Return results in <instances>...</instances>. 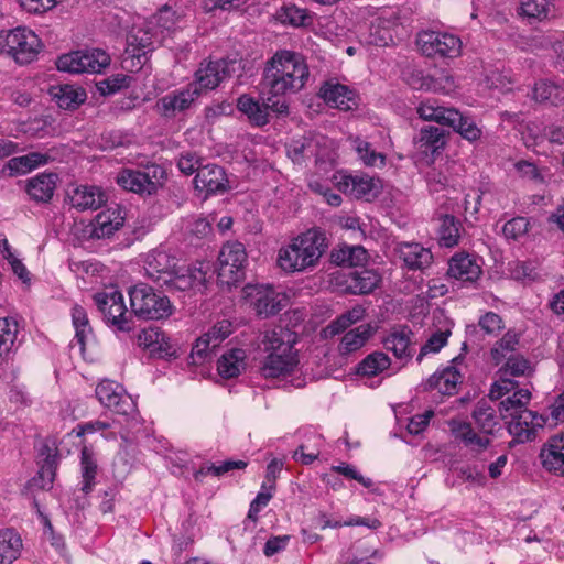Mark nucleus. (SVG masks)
I'll return each instance as SVG.
<instances>
[{
    "instance_id": "c756f323",
    "label": "nucleus",
    "mask_w": 564,
    "mask_h": 564,
    "mask_svg": "<svg viewBox=\"0 0 564 564\" xmlns=\"http://www.w3.org/2000/svg\"><path fill=\"white\" fill-rule=\"evenodd\" d=\"M419 117L426 121H435L442 126H448L459 119L458 110L440 106L435 99H426L420 102L416 108Z\"/></svg>"
},
{
    "instance_id": "09e8293b",
    "label": "nucleus",
    "mask_w": 564,
    "mask_h": 564,
    "mask_svg": "<svg viewBox=\"0 0 564 564\" xmlns=\"http://www.w3.org/2000/svg\"><path fill=\"white\" fill-rule=\"evenodd\" d=\"M391 365V360L384 352L375 351L368 355L358 365V373L361 376L373 377L387 370Z\"/></svg>"
},
{
    "instance_id": "473e14b6",
    "label": "nucleus",
    "mask_w": 564,
    "mask_h": 564,
    "mask_svg": "<svg viewBox=\"0 0 564 564\" xmlns=\"http://www.w3.org/2000/svg\"><path fill=\"white\" fill-rule=\"evenodd\" d=\"M122 225V217L116 209H106L96 215L90 230V237L101 239L111 236Z\"/></svg>"
},
{
    "instance_id": "774afa93",
    "label": "nucleus",
    "mask_w": 564,
    "mask_h": 564,
    "mask_svg": "<svg viewBox=\"0 0 564 564\" xmlns=\"http://www.w3.org/2000/svg\"><path fill=\"white\" fill-rule=\"evenodd\" d=\"M231 323L229 321H220L215 324L206 334L213 340V347H218L220 343L231 334Z\"/></svg>"
},
{
    "instance_id": "ddd939ff",
    "label": "nucleus",
    "mask_w": 564,
    "mask_h": 564,
    "mask_svg": "<svg viewBox=\"0 0 564 564\" xmlns=\"http://www.w3.org/2000/svg\"><path fill=\"white\" fill-rule=\"evenodd\" d=\"M96 397L99 402L122 415L137 413V403L131 395L126 393L123 388L115 381L104 380L96 388Z\"/></svg>"
},
{
    "instance_id": "3c124183",
    "label": "nucleus",
    "mask_w": 564,
    "mask_h": 564,
    "mask_svg": "<svg viewBox=\"0 0 564 564\" xmlns=\"http://www.w3.org/2000/svg\"><path fill=\"white\" fill-rule=\"evenodd\" d=\"M518 346L519 335L511 330L507 332L491 349V357L494 361L498 365L507 358L512 357Z\"/></svg>"
},
{
    "instance_id": "9d476101",
    "label": "nucleus",
    "mask_w": 564,
    "mask_h": 564,
    "mask_svg": "<svg viewBox=\"0 0 564 564\" xmlns=\"http://www.w3.org/2000/svg\"><path fill=\"white\" fill-rule=\"evenodd\" d=\"M94 301L108 324L120 332L133 329L132 313H128L120 292L111 290L110 292L96 293Z\"/></svg>"
},
{
    "instance_id": "1a4fd4ad",
    "label": "nucleus",
    "mask_w": 564,
    "mask_h": 564,
    "mask_svg": "<svg viewBox=\"0 0 564 564\" xmlns=\"http://www.w3.org/2000/svg\"><path fill=\"white\" fill-rule=\"evenodd\" d=\"M110 63L109 55L101 50L76 51L58 57V70L72 74L101 73Z\"/></svg>"
},
{
    "instance_id": "864d4df0",
    "label": "nucleus",
    "mask_w": 564,
    "mask_h": 564,
    "mask_svg": "<svg viewBox=\"0 0 564 564\" xmlns=\"http://www.w3.org/2000/svg\"><path fill=\"white\" fill-rule=\"evenodd\" d=\"M18 336V322L12 317L0 318V356L13 347Z\"/></svg>"
},
{
    "instance_id": "338daca9",
    "label": "nucleus",
    "mask_w": 564,
    "mask_h": 564,
    "mask_svg": "<svg viewBox=\"0 0 564 564\" xmlns=\"http://www.w3.org/2000/svg\"><path fill=\"white\" fill-rule=\"evenodd\" d=\"M478 325L486 334L496 335L503 328V321L498 314L487 312L479 318Z\"/></svg>"
},
{
    "instance_id": "e2e57ef3",
    "label": "nucleus",
    "mask_w": 564,
    "mask_h": 564,
    "mask_svg": "<svg viewBox=\"0 0 564 564\" xmlns=\"http://www.w3.org/2000/svg\"><path fill=\"white\" fill-rule=\"evenodd\" d=\"M118 184L126 191L141 193V173L132 170H124L117 178Z\"/></svg>"
},
{
    "instance_id": "aec40b11",
    "label": "nucleus",
    "mask_w": 564,
    "mask_h": 564,
    "mask_svg": "<svg viewBox=\"0 0 564 564\" xmlns=\"http://www.w3.org/2000/svg\"><path fill=\"white\" fill-rule=\"evenodd\" d=\"M382 344L403 364L413 357V333L409 327L394 328L383 338Z\"/></svg>"
},
{
    "instance_id": "a18cd8bd",
    "label": "nucleus",
    "mask_w": 564,
    "mask_h": 564,
    "mask_svg": "<svg viewBox=\"0 0 564 564\" xmlns=\"http://www.w3.org/2000/svg\"><path fill=\"white\" fill-rule=\"evenodd\" d=\"M318 142L310 138H300L292 140L288 144V155L294 163H302L303 161L316 156V148Z\"/></svg>"
},
{
    "instance_id": "f704fd0d",
    "label": "nucleus",
    "mask_w": 564,
    "mask_h": 564,
    "mask_svg": "<svg viewBox=\"0 0 564 564\" xmlns=\"http://www.w3.org/2000/svg\"><path fill=\"white\" fill-rule=\"evenodd\" d=\"M23 549L20 534L13 529L0 530V557L6 564L15 562Z\"/></svg>"
},
{
    "instance_id": "0e129e2a",
    "label": "nucleus",
    "mask_w": 564,
    "mask_h": 564,
    "mask_svg": "<svg viewBox=\"0 0 564 564\" xmlns=\"http://www.w3.org/2000/svg\"><path fill=\"white\" fill-rule=\"evenodd\" d=\"M332 469L348 479L358 481L365 488H371L373 486V481L368 477H364L352 465L343 463L338 466H333Z\"/></svg>"
},
{
    "instance_id": "58836bf2",
    "label": "nucleus",
    "mask_w": 564,
    "mask_h": 564,
    "mask_svg": "<svg viewBox=\"0 0 564 564\" xmlns=\"http://www.w3.org/2000/svg\"><path fill=\"white\" fill-rule=\"evenodd\" d=\"M351 144L359 160L367 166L383 167L386 164V155L376 151L372 144L359 137L351 139Z\"/></svg>"
},
{
    "instance_id": "de8ad7c7",
    "label": "nucleus",
    "mask_w": 564,
    "mask_h": 564,
    "mask_svg": "<svg viewBox=\"0 0 564 564\" xmlns=\"http://www.w3.org/2000/svg\"><path fill=\"white\" fill-rule=\"evenodd\" d=\"M553 9V0H521L520 3V14L536 21L547 19Z\"/></svg>"
},
{
    "instance_id": "2f4dec72",
    "label": "nucleus",
    "mask_w": 564,
    "mask_h": 564,
    "mask_svg": "<svg viewBox=\"0 0 564 564\" xmlns=\"http://www.w3.org/2000/svg\"><path fill=\"white\" fill-rule=\"evenodd\" d=\"M460 379V372L455 367L448 366L432 375L426 382V388L437 390L444 395H452L456 393Z\"/></svg>"
},
{
    "instance_id": "9b49d317",
    "label": "nucleus",
    "mask_w": 564,
    "mask_h": 564,
    "mask_svg": "<svg viewBox=\"0 0 564 564\" xmlns=\"http://www.w3.org/2000/svg\"><path fill=\"white\" fill-rule=\"evenodd\" d=\"M243 294L259 316L275 315L285 306L286 297L269 285L248 284Z\"/></svg>"
},
{
    "instance_id": "39448f33",
    "label": "nucleus",
    "mask_w": 564,
    "mask_h": 564,
    "mask_svg": "<svg viewBox=\"0 0 564 564\" xmlns=\"http://www.w3.org/2000/svg\"><path fill=\"white\" fill-rule=\"evenodd\" d=\"M40 39L26 28H15L0 32V54L11 56L23 65L35 59L40 50Z\"/></svg>"
},
{
    "instance_id": "f8f14e48",
    "label": "nucleus",
    "mask_w": 564,
    "mask_h": 564,
    "mask_svg": "<svg viewBox=\"0 0 564 564\" xmlns=\"http://www.w3.org/2000/svg\"><path fill=\"white\" fill-rule=\"evenodd\" d=\"M210 271L209 263L199 262L187 267H175L172 274L163 284L177 291L203 292L206 289L207 275Z\"/></svg>"
},
{
    "instance_id": "2eb2a0df",
    "label": "nucleus",
    "mask_w": 564,
    "mask_h": 564,
    "mask_svg": "<svg viewBox=\"0 0 564 564\" xmlns=\"http://www.w3.org/2000/svg\"><path fill=\"white\" fill-rule=\"evenodd\" d=\"M228 183L225 170L214 163L197 167L194 177L195 189L205 193V196L226 192Z\"/></svg>"
},
{
    "instance_id": "8fccbe9b",
    "label": "nucleus",
    "mask_w": 564,
    "mask_h": 564,
    "mask_svg": "<svg viewBox=\"0 0 564 564\" xmlns=\"http://www.w3.org/2000/svg\"><path fill=\"white\" fill-rule=\"evenodd\" d=\"M72 321L75 328V339L85 349V344L89 335H91V326L87 316V312L79 305H74L72 308Z\"/></svg>"
},
{
    "instance_id": "cd10ccee",
    "label": "nucleus",
    "mask_w": 564,
    "mask_h": 564,
    "mask_svg": "<svg viewBox=\"0 0 564 564\" xmlns=\"http://www.w3.org/2000/svg\"><path fill=\"white\" fill-rule=\"evenodd\" d=\"M58 175L55 173H40L26 183V193L30 198L37 203H48L56 188Z\"/></svg>"
},
{
    "instance_id": "4c0bfd02",
    "label": "nucleus",
    "mask_w": 564,
    "mask_h": 564,
    "mask_svg": "<svg viewBox=\"0 0 564 564\" xmlns=\"http://www.w3.org/2000/svg\"><path fill=\"white\" fill-rule=\"evenodd\" d=\"M199 89L197 85L189 84L186 89L178 91L177 94H171L162 98V108L165 111H182L187 109L192 102L198 97Z\"/></svg>"
},
{
    "instance_id": "6e6d98bb",
    "label": "nucleus",
    "mask_w": 564,
    "mask_h": 564,
    "mask_svg": "<svg viewBox=\"0 0 564 564\" xmlns=\"http://www.w3.org/2000/svg\"><path fill=\"white\" fill-rule=\"evenodd\" d=\"M459 119H455L454 122L448 123L447 127H451L459 133L464 139L473 142L481 137V130L477 127L476 122L467 116L462 115L458 111Z\"/></svg>"
},
{
    "instance_id": "49530a36",
    "label": "nucleus",
    "mask_w": 564,
    "mask_h": 564,
    "mask_svg": "<svg viewBox=\"0 0 564 564\" xmlns=\"http://www.w3.org/2000/svg\"><path fill=\"white\" fill-rule=\"evenodd\" d=\"M441 224L438 229L440 245L446 248L456 246L460 238V224L454 217L444 215L441 217Z\"/></svg>"
},
{
    "instance_id": "f257e3e1",
    "label": "nucleus",
    "mask_w": 564,
    "mask_h": 564,
    "mask_svg": "<svg viewBox=\"0 0 564 564\" xmlns=\"http://www.w3.org/2000/svg\"><path fill=\"white\" fill-rule=\"evenodd\" d=\"M310 77L305 58L292 51H278L267 63L262 78V90L267 105L278 115H288V94L300 91Z\"/></svg>"
},
{
    "instance_id": "b1692460",
    "label": "nucleus",
    "mask_w": 564,
    "mask_h": 564,
    "mask_svg": "<svg viewBox=\"0 0 564 564\" xmlns=\"http://www.w3.org/2000/svg\"><path fill=\"white\" fill-rule=\"evenodd\" d=\"M69 204L79 210L97 209L106 200V194L97 186L79 185L67 192Z\"/></svg>"
},
{
    "instance_id": "423d86ee",
    "label": "nucleus",
    "mask_w": 564,
    "mask_h": 564,
    "mask_svg": "<svg viewBox=\"0 0 564 564\" xmlns=\"http://www.w3.org/2000/svg\"><path fill=\"white\" fill-rule=\"evenodd\" d=\"M420 52L433 59H454L460 56L463 42L456 34L434 30L421 31L416 36Z\"/></svg>"
},
{
    "instance_id": "e433bc0d",
    "label": "nucleus",
    "mask_w": 564,
    "mask_h": 564,
    "mask_svg": "<svg viewBox=\"0 0 564 564\" xmlns=\"http://www.w3.org/2000/svg\"><path fill=\"white\" fill-rule=\"evenodd\" d=\"M247 465L248 463L242 459H228L219 462L218 464L204 463L197 470L194 471L193 476L197 482H203L204 478L208 475L220 477L231 470L243 469L247 467Z\"/></svg>"
},
{
    "instance_id": "13d9d810",
    "label": "nucleus",
    "mask_w": 564,
    "mask_h": 564,
    "mask_svg": "<svg viewBox=\"0 0 564 564\" xmlns=\"http://www.w3.org/2000/svg\"><path fill=\"white\" fill-rule=\"evenodd\" d=\"M216 347H213V340L206 333L203 334L192 348L189 359L193 365H203L210 356V352Z\"/></svg>"
},
{
    "instance_id": "5701e85b",
    "label": "nucleus",
    "mask_w": 564,
    "mask_h": 564,
    "mask_svg": "<svg viewBox=\"0 0 564 564\" xmlns=\"http://www.w3.org/2000/svg\"><path fill=\"white\" fill-rule=\"evenodd\" d=\"M48 94L53 101L64 110H75L87 99L86 90L77 85L59 84L51 86Z\"/></svg>"
},
{
    "instance_id": "7ed1b4c3",
    "label": "nucleus",
    "mask_w": 564,
    "mask_h": 564,
    "mask_svg": "<svg viewBox=\"0 0 564 564\" xmlns=\"http://www.w3.org/2000/svg\"><path fill=\"white\" fill-rule=\"evenodd\" d=\"M471 416L477 429L484 435L478 434L470 423L459 420H449L448 426L456 440L462 441L466 447L480 452L491 444L489 436H494L501 431L502 425L496 414L495 408L487 400L477 402Z\"/></svg>"
},
{
    "instance_id": "f03ea898",
    "label": "nucleus",
    "mask_w": 564,
    "mask_h": 564,
    "mask_svg": "<svg viewBox=\"0 0 564 564\" xmlns=\"http://www.w3.org/2000/svg\"><path fill=\"white\" fill-rule=\"evenodd\" d=\"M295 344V333L286 328L267 330L261 339L265 354L260 367L262 377L275 379L291 376L300 364Z\"/></svg>"
},
{
    "instance_id": "bb28decb",
    "label": "nucleus",
    "mask_w": 564,
    "mask_h": 564,
    "mask_svg": "<svg viewBox=\"0 0 564 564\" xmlns=\"http://www.w3.org/2000/svg\"><path fill=\"white\" fill-rule=\"evenodd\" d=\"M143 350L152 358H166L176 354V348L159 327L143 328Z\"/></svg>"
},
{
    "instance_id": "37998d69",
    "label": "nucleus",
    "mask_w": 564,
    "mask_h": 564,
    "mask_svg": "<svg viewBox=\"0 0 564 564\" xmlns=\"http://www.w3.org/2000/svg\"><path fill=\"white\" fill-rule=\"evenodd\" d=\"M365 313L366 310L360 305H356L351 310L346 311L326 326L324 329L326 336H335L346 330L352 324L361 321L365 316Z\"/></svg>"
},
{
    "instance_id": "dca6fc26",
    "label": "nucleus",
    "mask_w": 564,
    "mask_h": 564,
    "mask_svg": "<svg viewBox=\"0 0 564 564\" xmlns=\"http://www.w3.org/2000/svg\"><path fill=\"white\" fill-rule=\"evenodd\" d=\"M232 62L225 59L210 61L202 63L195 73V82L192 85H197L199 94L203 90H210L218 87V85L228 76H230V65Z\"/></svg>"
},
{
    "instance_id": "a878e982",
    "label": "nucleus",
    "mask_w": 564,
    "mask_h": 564,
    "mask_svg": "<svg viewBox=\"0 0 564 564\" xmlns=\"http://www.w3.org/2000/svg\"><path fill=\"white\" fill-rule=\"evenodd\" d=\"M399 258L411 270H423L431 265L433 256L430 249L416 242H401L397 247Z\"/></svg>"
},
{
    "instance_id": "bf43d9fd",
    "label": "nucleus",
    "mask_w": 564,
    "mask_h": 564,
    "mask_svg": "<svg viewBox=\"0 0 564 564\" xmlns=\"http://www.w3.org/2000/svg\"><path fill=\"white\" fill-rule=\"evenodd\" d=\"M170 13L169 10H162L159 14L154 15L151 21L148 22V29L144 31L145 34L151 33L155 42L161 43L163 40L164 31H169L173 24L166 15Z\"/></svg>"
},
{
    "instance_id": "7c9ffc66",
    "label": "nucleus",
    "mask_w": 564,
    "mask_h": 564,
    "mask_svg": "<svg viewBox=\"0 0 564 564\" xmlns=\"http://www.w3.org/2000/svg\"><path fill=\"white\" fill-rule=\"evenodd\" d=\"M267 96L262 94L263 104H259L253 97L249 95H242L237 100V108L256 126L262 127L269 121V109L271 107L267 105Z\"/></svg>"
},
{
    "instance_id": "4468645a",
    "label": "nucleus",
    "mask_w": 564,
    "mask_h": 564,
    "mask_svg": "<svg viewBox=\"0 0 564 564\" xmlns=\"http://www.w3.org/2000/svg\"><path fill=\"white\" fill-rule=\"evenodd\" d=\"M176 261L175 256L161 246L148 252L143 261V270H145L148 278L163 284L166 279L169 280L173 269H175Z\"/></svg>"
},
{
    "instance_id": "6e6552de",
    "label": "nucleus",
    "mask_w": 564,
    "mask_h": 564,
    "mask_svg": "<svg viewBox=\"0 0 564 564\" xmlns=\"http://www.w3.org/2000/svg\"><path fill=\"white\" fill-rule=\"evenodd\" d=\"M518 383L511 379L501 378L491 386L489 398L499 400L503 395L513 391L512 395L507 397L500 402V412L502 417L511 419L519 415L523 411H529L525 406L531 400V393L528 389H517Z\"/></svg>"
},
{
    "instance_id": "412c9836",
    "label": "nucleus",
    "mask_w": 564,
    "mask_h": 564,
    "mask_svg": "<svg viewBox=\"0 0 564 564\" xmlns=\"http://www.w3.org/2000/svg\"><path fill=\"white\" fill-rule=\"evenodd\" d=\"M481 273V264L470 254L457 253L453 256L448 262L447 274L464 283L477 281Z\"/></svg>"
},
{
    "instance_id": "c03bdc74",
    "label": "nucleus",
    "mask_w": 564,
    "mask_h": 564,
    "mask_svg": "<svg viewBox=\"0 0 564 564\" xmlns=\"http://www.w3.org/2000/svg\"><path fill=\"white\" fill-rule=\"evenodd\" d=\"M166 171L159 164L143 165V193L156 194L166 182Z\"/></svg>"
},
{
    "instance_id": "c9c22d12",
    "label": "nucleus",
    "mask_w": 564,
    "mask_h": 564,
    "mask_svg": "<svg viewBox=\"0 0 564 564\" xmlns=\"http://www.w3.org/2000/svg\"><path fill=\"white\" fill-rule=\"evenodd\" d=\"M380 276L373 270H356L349 274L347 289L354 294H368L379 284Z\"/></svg>"
},
{
    "instance_id": "603ef678",
    "label": "nucleus",
    "mask_w": 564,
    "mask_h": 564,
    "mask_svg": "<svg viewBox=\"0 0 564 564\" xmlns=\"http://www.w3.org/2000/svg\"><path fill=\"white\" fill-rule=\"evenodd\" d=\"M451 334L452 324L449 322H445V325L433 332L426 343L422 346L417 356V361L420 362L429 352H438L446 345Z\"/></svg>"
},
{
    "instance_id": "f3484780",
    "label": "nucleus",
    "mask_w": 564,
    "mask_h": 564,
    "mask_svg": "<svg viewBox=\"0 0 564 564\" xmlns=\"http://www.w3.org/2000/svg\"><path fill=\"white\" fill-rule=\"evenodd\" d=\"M545 424V419L533 411H523L512 417L508 431L518 443L531 442Z\"/></svg>"
},
{
    "instance_id": "79ce46f5",
    "label": "nucleus",
    "mask_w": 564,
    "mask_h": 564,
    "mask_svg": "<svg viewBox=\"0 0 564 564\" xmlns=\"http://www.w3.org/2000/svg\"><path fill=\"white\" fill-rule=\"evenodd\" d=\"M333 261L339 265L359 267L366 263L368 254L361 246H345L332 253Z\"/></svg>"
},
{
    "instance_id": "a19ab883",
    "label": "nucleus",
    "mask_w": 564,
    "mask_h": 564,
    "mask_svg": "<svg viewBox=\"0 0 564 564\" xmlns=\"http://www.w3.org/2000/svg\"><path fill=\"white\" fill-rule=\"evenodd\" d=\"M371 335L370 325H360L347 332L339 344V351L341 354H350L360 349Z\"/></svg>"
},
{
    "instance_id": "a211bd4d",
    "label": "nucleus",
    "mask_w": 564,
    "mask_h": 564,
    "mask_svg": "<svg viewBox=\"0 0 564 564\" xmlns=\"http://www.w3.org/2000/svg\"><path fill=\"white\" fill-rule=\"evenodd\" d=\"M379 180H376L367 174L360 175H344L338 181V187L344 193L351 195L355 198H364L366 200L373 199L380 192Z\"/></svg>"
},
{
    "instance_id": "20e7f679",
    "label": "nucleus",
    "mask_w": 564,
    "mask_h": 564,
    "mask_svg": "<svg viewBox=\"0 0 564 564\" xmlns=\"http://www.w3.org/2000/svg\"><path fill=\"white\" fill-rule=\"evenodd\" d=\"M324 239L315 230L293 238L279 250L276 263L288 273L303 272L314 268L324 252Z\"/></svg>"
},
{
    "instance_id": "6ab92c4d",
    "label": "nucleus",
    "mask_w": 564,
    "mask_h": 564,
    "mask_svg": "<svg viewBox=\"0 0 564 564\" xmlns=\"http://www.w3.org/2000/svg\"><path fill=\"white\" fill-rule=\"evenodd\" d=\"M175 311L169 296L154 292L152 286L143 288V319H167Z\"/></svg>"
},
{
    "instance_id": "72a5a7b5",
    "label": "nucleus",
    "mask_w": 564,
    "mask_h": 564,
    "mask_svg": "<svg viewBox=\"0 0 564 564\" xmlns=\"http://www.w3.org/2000/svg\"><path fill=\"white\" fill-rule=\"evenodd\" d=\"M246 351L240 348H234L223 354L217 361L218 373L230 379L240 375L246 367Z\"/></svg>"
},
{
    "instance_id": "4be33fe9",
    "label": "nucleus",
    "mask_w": 564,
    "mask_h": 564,
    "mask_svg": "<svg viewBox=\"0 0 564 564\" xmlns=\"http://www.w3.org/2000/svg\"><path fill=\"white\" fill-rule=\"evenodd\" d=\"M544 469L557 476H564V434L547 440L540 452Z\"/></svg>"
},
{
    "instance_id": "052dcab7",
    "label": "nucleus",
    "mask_w": 564,
    "mask_h": 564,
    "mask_svg": "<svg viewBox=\"0 0 564 564\" xmlns=\"http://www.w3.org/2000/svg\"><path fill=\"white\" fill-rule=\"evenodd\" d=\"M312 438H314V448L307 452V445L301 444L293 454L294 460L303 465H310L318 458L321 454V447L323 445V440L322 436L315 433H312Z\"/></svg>"
},
{
    "instance_id": "4d7b16f0",
    "label": "nucleus",
    "mask_w": 564,
    "mask_h": 564,
    "mask_svg": "<svg viewBox=\"0 0 564 564\" xmlns=\"http://www.w3.org/2000/svg\"><path fill=\"white\" fill-rule=\"evenodd\" d=\"M56 457L47 455L44 464L37 473V476L32 479L33 485L45 490L52 488L56 473Z\"/></svg>"
},
{
    "instance_id": "c85d7f7f",
    "label": "nucleus",
    "mask_w": 564,
    "mask_h": 564,
    "mask_svg": "<svg viewBox=\"0 0 564 564\" xmlns=\"http://www.w3.org/2000/svg\"><path fill=\"white\" fill-rule=\"evenodd\" d=\"M531 99L538 104L558 107L564 104V86L549 79L534 83Z\"/></svg>"
},
{
    "instance_id": "0eeeda50",
    "label": "nucleus",
    "mask_w": 564,
    "mask_h": 564,
    "mask_svg": "<svg viewBox=\"0 0 564 564\" xmlns=\"http://www.w3.org/2000/svg\"><path fill=\"white\" fill-rule=\"evenodd\" d=\"M247 253L239 241H230L223 246L218 256V281L230 288L245 278Z\"/></svg>"
},
{
    "instance_id": "680f3d73",
    "label": "nucleus",
    "mask_w": 564,
    "mask_h": 564,
    "mask_svg": "<svg viewBox=\"0 0 564 564\" xmlns=\"http://www.w3.org/2000/svg\"><path fill=\"white\" fill-rule=\"evenodd\" d=\"M529 225L525 217H514L503 225L502 234L506 239L518 240L528 232Z\"/></svg>"
},
{
    "instance_id": "393cba45",
    "label": "nucleus",
    "mask_w": 564,
    "mask_h": 564,
    "mask_svg": "<svg viewBox=\"0 0 564 564\" xmlns=\"http://www.w3.org/2000/svg\"><path fill=\"white\" fill-rule=\"evenodd\" d=\"M321 96L329 106L345 111L358 105L356 93L341 84L326 83L321 88Z\"/></svg>"
},
{
    "instance_id": "69168bd1",
    "label": "nucleus",
    "mask_w": 564,
    "mask_h": 564,
    "mask_svg": "<svg viewBox=\"0 0 564 564\" xmlns=\"http://www.w3.org/2000/svg\"><path fill=\"white\" fill-rule=\"evenodd\" d=\"M280 19L282 22L289 23L293 26H301L306 23L308 15L306 10L291 6L283 8V12L281 13Z\"/></svg>"
},
{
    "instance_id": "ea45409f",
    "label": "nucleus",
    "mask_w": 564,
    "mask_h": 564,
    "mask_svg": "<svg viewBox=\"0 0 564 564\" xmlns=\"http://www.w3.org/2000/svg\"><path fill=\"white\" fill-rule=\"evenodd\" d=\"M98 471V465L97 460L95 458V455L93 451H90L88 447H84L82 449V456H80V473L83 478V485L80 490L87 495L93 490V487L95 485V479Z\"/></svg>"
},
{
    "instance_id": "5fc2aeb1",
    "label": "nucleus",
    "mask_w": 564,
    "mask_h": 564,
    "mask_svg": "<svg viewBox=\"0 0 564 564\" xmlns=\"http://www.w3.org/2000/svg\"><path fill=\"white\" fill-rule=\"evenodd\" d=\"M419 144L425 151L431 150L434 153L445 144L444 131L437 127H424L420 131Z\"/></svg>"
}]
</instances>
